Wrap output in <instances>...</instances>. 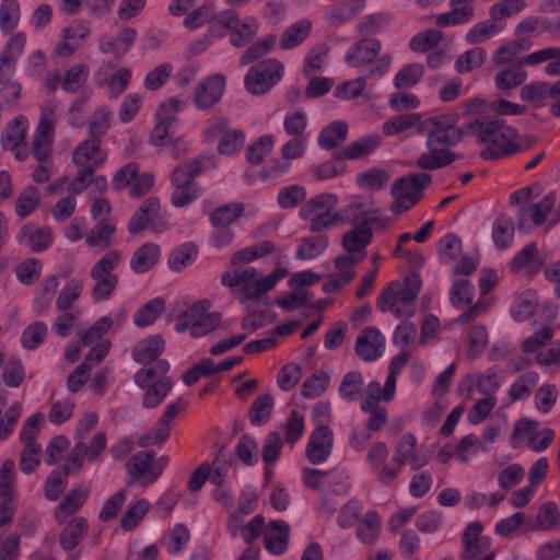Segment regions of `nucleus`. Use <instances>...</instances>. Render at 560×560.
Returning a JSON list of instances; mask_svg holds the SVG:
<instances>
[{"mask_svg": "<svg viewBox=\"0 0 560 560\" xmlns=\"http://www.w3.org/2000/svg\"><path fill=\"white\" fill-rule=\"evenodd\" d=\"M109 351L108 342H101L92 348L84 361L68 376L67 387L71 393H77L86 383L88 374L93 366L100 364Z\"/></svg>", "mask_w": 560, "mask_h": 560, "instance_id": "24", "label": "nucleus"}, {"mask_svg": "<svg viewBox=\"0 0 560 560\" xmlns=\"http://www.w3.org/2000/svg\"><path fill=\"white\" fill-rule=\"evenodd\" d=\"M94 79L98 86L106 89L109 98H117L129 86L132 80V70L128 67H118L106 62L94 72Z\"/></svg>", "mask_w": 560, "mask_h": 560, "instance_id": "13", "label": "nucleus"}, {"mask_svg": "<svg viewBox=\"0 0 560 560\" xmlns=\"http://www.w3.org/2000/svg\"><path fill=\"white\" fill-rule=\"evenodd\" d=\"M113 319L108 316L98 318L86 331L81 335V343L94 348L101 342H110L103 337L112 328Z\"/></svg>", "mask_w": 560, "mask_h": 560, "instance_id": "59", "label": "nucleus"}, {"mask_svg": "<svg viewBox=\"0 0 560 560\" xmlns=\"http://www.w3.org/2000/svg\"><path fill=\"white\" fill-rule=\"evenodd\" d=\"M355 182L361 189L377 191L387 186L389 174L383 168H370L357 175Z\"/></svg>", "mask_w": 560, "mask_h": 560, "instance_id": "52", "label": "nucleus"}, {"mask_svg": "<svg viewBox=\"0 0 560 560\" xmlns=\"http://www.w3.org/2000/svg\"><path fill=\"white\" fill-rule=\"evenodd\" d=\"M244 211L242 203H229L213 210L210 214V221L213 228H230Z\"/></svg>", "mask_w": 560, "mask_h": 560, "instance_id": "61", "label": "nucleus"}, {"mask_svg": "<svg viewBox=\"0 0 560 560\" xmlns=\"http://www.w3.org/2000/svg\"><path fill=\"white\" fill-rule=\"evenodd\" d=\"M560 528V509L553 501L544 503L534 520L529 523V529L537 532H552Z\"/></svg>", "mask_w": 560, "mask_h": 560, "instance_id": "37", "label": "nucleus"}, {"mask_svg": "<svg viewBox=\"0 0 560 560\" xmlns=\"http://www.w3.org/2000/svg\"><path fill=\"white\" fill-rule=\"evenodd\" d=\"M305 419L299 411L293 410L285 423L278 427L280 435L284 436L287 443L294 445L304 434Z\"/></svg>", "mask_w": 560, "mask_h": 560, "instance_id": "58", "label": "nucleus"}, {"mask_svg": "<svg viewBox=\"0 0 560 560\" xmlns=\"http://www.w3.org/2000/svg\"><path fill=\"white\" fill-rule=\"evenodd\" d=\"M107 160V153L102 149L101 140L86 139L80 142L72 153V163L77 166L93 167L96 171Z\"/></svg>", "mask_w": 560, "mask_h": 560, "instance_id": "26", "label": "nucleus"}, {"mask_svg": "<svg viewBox=\"0 0 560 560\" xmlns=\"http://www.w3.org/2000/svg\"><path fill=\"white\" fill-rule=\"evenodd\" d=\"M190 537V530L187 525L177 523L164 533L161 544L170 555L176 556L186 549Z\"/></svg>", "mask_w": 560, "mask_h": 560, "instance_id": "38", "label": "nucleus"}, {"mask_svg": "<svg viewBox=\"0 0 560 560\" xmlns=\"http://www.w3.org/2000/svg\"><path fill=\"white\" fill-rule=\"evenodd\" d=\"M560 93V83L534 82L525 85L521 91V97L528 102H541L551 95Z\"/></svg>", "mask_w": 560, "mask_h": 560, "instance_id": "62", "label": "nucleus"}, {"mask_svg": "<svg viewBox=\"0 0 560 560\" xmlns=\"http://www.w3.org/2000/svg\"><path fill=\"white\" fill-rule=\"evenodd\" d=\"M365 7L364 0H349L330 10L326 19L332 25H340L360 13Z\"/></svg>", "mask_w": 560, "mask_h": 560, "instance_id": "60", "label": "nucleus"}, {"mask_svg": "<svg viewBox=\"0 0 560 560\" xmlns=\"http://www.w3.org/2000/svg\"><path fill=\"white\" fill-rule=\"evenodd\" d=\"M334 447V433L327 425L316 427L310 438L305 448V456L313 465L325 463L330 456Z\"/></svg>", "mask_w": 560, "mask_h": 560, "instance_id": "22", "label": "nucleus"}, {"mask_svg": "<svg viewBox=\"0 0 560 560\" xmlns=\"http://www.w3.org/2000/svg\"><path fill=\"white\" fill-rule=\"evenodd\" d=\"M161 258V248L155 243L141 245L130 259V268L136 273H144L156 266Z\"/></svg>", "mask_w": 560, "mask_h": 560, "instance_id": "36", "label": "nucleus"}, {"mask_svg": "<svg viewBox=\"0 0 560 560\" xmlns=\"http://www.w3.org/2000/svg\"><path fill=\"white\" fill-rule=\"evenodd\" d=\"M16 241L21 245L30 247L33 252L39 253L48 248L52 243V232L46 226L25 224L19 231Z\"/></svg>", "mask_w": 560, "mask_h": 560, "instance_id": "33", "label": "nucleus"}, {"mask_svg": "<svg viewBox=\"0 0 560 560\" xmlns=\"http://www.w3.org/2000/svg\"><path fill=\"white\" fill-rule=\"evenodd\" d=\"M165 310V301L161 298H155L147 302L133 315V323L138 327H147L156 322Z\"/></svg>", "mask_w": 560, "mask_h": 560, "instance_id": "51", "label": "nucleus"}, {"mask_svg": "<svg viewBox=\"0 0 560 560\" xmlns=\"http://www.w3.org/2000/svg\"><path fill=\"white\" fill-rule=\"evenodd\" d=\"M164 350V340L160 336H152L140 341L132 351V358L136 362L144 366H154L161 353Z\"/></svg>", "mask_w": 560, "mask_h": 560, "instance_id": "35", "label": "nucleus"}, {"mask_svg": "<svg viewBox=\"0 0 560 560\" xmlns=\"http://www.w3.org/2000/svg\"><path fill=\"white\" fill-rule=\"evenodd\" d=\"M288 275L289 270L284 267L277 268L268 275H262L254 267H247L224 272L221 282L242 303L260 302Z\"/></svg>", "mask_w": 560, "mask_h": 560, "instance_id": "2", "label": "nucleus"}, {"mask_svg": "<svg viewBox=\"0 0 560 560\" xmlns=\"http://www.w3.org/2000/svg\"><path fill=\"white\" fill-rule=\"evenodd\" d=\"M421 116L416 113L395 116L383 124V132L386 137L410 136L415 128L419 126Z\"/></svg>", "mask_w": 560, "mask_h": 560, "instance_id": "39", "label": "nucleus"}, {"mask_svg": "<svg viewBox=\"0 0 560 560\" xmlns=\"http://www.w3.org/2000/svg\"><path fill=\"white\" fill-rule=\"evenodd\" d=\"M348 136V125L337 120L325 127L318 136V144L323 149H334L341 144Z\"/></svg>", "mask_w": 560, "mask_h": 560, "instance_id": "46", "label": "nucleus"}, {"mask_svg": "<svg viewBox=\"0 0 560 560\" xmlns=\"http://www.w3.org/2000/svg\"><path fill=\"white\" fill-rule=\"evenodd\" d=\"M226 90V78L221 73L206 77L194 92V104L199 110H208L217 105Z\"/></svg>", "mask_w": 560, "mask_h": 560, "instance_id": "19", "label": "nucleus"}, {"mask_svg": "<svg viewBox=\"0 0 560 560\" xmlns=\"http://www.w3.org/2000/svg\"><path fill=\"white\" fill-rule=\"evenodd\" d=\"M245 517L231 514L226 522V530L231 537L242 538L246 544H252L261 535L265 518L258 514L249 522H245Z\"/></svg>", "mask_w": 560, "mask_h": 560, "instance_id": "27", "label": "nucleus"}, {"mask_svg": "<svg viewBox=\"0 0 560 560\" xmlns=\"http://www.w3.org/2000/svg\"><path fill=\"white\" fill-rule=\"evenodd\" d=\"M329 246V238L324 234L303 237L296 247L295 257L300 260H313Z\"/></svg>", "mask_w": 560, "mask_h": 560, "instance_id": "41", "label": "nucleus"}, {"mask_svg": "<svg viewBox=\"0 0 560 560\" xmlns=\"http://www.w3.org/2000/svg\"><path fill=\"white\" fill-rule=\"evenodd\" d=\"M385 337L374 327L364 328L358 337L355 352L364 361H376L384 354Z\"/></svg>", "mask_w": 560, "mask_h": 560, "instance_id": "29", "label": "nucleus"}, {"mask_svg": "<svg viewBox=\"0 0 560 560\" xmlns=\"http://www.w3.org/2000/svg\"><path fill=\"white\" fill-rule=\"evenodd\" d=\"M504 28V24H499L497 21L486 20L475 24L466 34V42L470 45L483 43L499 33Z\"/></svg>", "mask_w": 560, "mask_h": 560, "instance_id": "49", "label": "nucleus"}, {"mask_svg": "<svg viewBox=\"0 0 560 560\" xmlns=\"http://www.w3.org/2000/svg\"><path fill=\"white\" fill-rule=\"evenodd\" d=\"M545 318L548 324L553 323L558 317V307L550 303L545 302L538 304L537 296L533 292H524L518 295L511 307V315L516 322H524L534 315H539Z\"/></svg>", "mask_w": 560, "mask_h": 560, "instance_id": "14", "label": "nucleus"}, {"mask_svg": "<svg viewBox=\"0 0 560 560\" xmlns=\"http://www.w3.org/2000/svg\"><path fill=\"white\" fill-rule=\"evenodd\" d=\"M338 196L332 192L313 196L301 206L299 218L308 222V229L314 233L339 226L342 217L338 214Z\"/></svg>", "mask_w": 560, "mask_h": 560, "instance_id": "6", "label": "nucleus"}, {"mask_svg": "<svg viewBox=\"0 0 560 560\" xmlns=\"http://www.w3.org/2000/svg\"><path fill=\"white\" fill-rule=\"evenodd\" d=\"M514 223L506 215L499 217L492 226V238L499 249L510 247L514 240Z\"/></svg>", "mask_w": 560, "mask_h": 560, "instance_id": "57", "label": "nucleus"}, {"mask_svg": "<svg viewBox=\"0 0 560 560\" xmlns=\"http://www.w3.org/2000/svg\"><path fill=\"white\" fill-rule=\"evenodd\" d=\"M443 38L441 31L429 28L417 33L409 42V48L415 52H428L435 48Z\"/></svg>", "mask_w": 560, "mask_h": 560, "instance_id": "64", "label": "nucleus"}, {"mask_svg": "<svg viewBox=\"0 0 560 560\" xmlns=\"http://www.w3.org/2000/svg\"><path fill=\"white\" fill-rule=\"evenodd\" d=\"M430 180L431 176L425 173L399 178L392 187L394 202L390 205V211L401 213L412 208L421 199L422 189Z\"/></svg>", "mask_w": 560, "mask_h": 560, "instance_id": "11", "label": "nucleus"}, {"mask_svg": "<svg viewBox=\"0 0 560 560\" xmlns=\"http://www.w3.org/2000/svg\"><path fill=\"white\" fill-rule=\"evenodd\" d=\"M198 248L192 243H185L174 249L168 257V267L172 271L179 272L190 266L197 258Z\"/></svg>", "mask_w": 560, "mask_h": 560, "instance_id": "56", "label": "nucleus"}, {"mask_svg": "<svg viewBox=\"0 0 560 560\" xmlns=\"http://www.w3.org/2000/svg\"><path fill=\"white\" fill-rule=\"evenodd\" d=\"M381 143V136L373 133L360 138L345 149V156L350 160L362 159L373 153Z\"/></svg>", "mask_w": 560, "mask_h": 560, "instance_id": "54", "label": "nucleus"}, {"mask_svg": "<svg viewBox=\"0 0 560 560\" xmlns=\"http://www.w3.org/2000/svg\"><path fill=\"white\" fill-rule=\"evenodd\" d=\"M389 450L385 442L373 443L366 454V464L370 471L375 474L382 485L388 486L398 477V465L394 460L388 463Z\"/></svg>", "mask_w": 560, "mask_h": 560, "instance_id": "18", "label": "nucleus"}, {"mask_svg": "<svg viewBox=\"0 0 560 560\" xmlns=\"http://www.w3.org/2000/svg\"><path fill=\"white\" fill-rule=\"evenodd\" d=\"M220 23L231 34L230 43L234 47H242L247 44L258 31V22L255 18H241L233 10L220 12Z\"/></svg>", "mask_w": 560, "mask_h": 560, "instance_id": "15", "label": "nucleus"}, {"mask_svg": "<svg viewBox=\"0 0 560 560\" xmlns=\"http://www.w3.org/2000/svg\"><path fill=\"white\" fill-rule=\"evenodd\" d=\"M553 336L555 329L546 325L522 342L523 353L533 355L530 362L537 364L545 373H558L560 371V339L546 348Z\"/></svg>", "mask_w": 560, "mask_h": 560, "instance_id": "8", "label": "nucleus"}, {"mask_svg": "<svg viewBox=\"0 0 560 560\" xmlns=\"http://www.w3.org/2000/svg\"><path fill=\"white\" fill-rule=\"evenodd\" d=\"M458 121V113H448L431 119L432 129L425 141L427 151L417 160L419 167L436 170L454 162L455 154L451 148L460 141L463 135L462 130L455 126Z\"/></svg>", "mask_w": 560, "mask_h": 560, "instance_id": "1", "label": "nucleus"}, {"mask_svg": "<svg viewBox=\"0 0 560 560\" xmlns=\"http://www.w3.org/2000/svg\"><path fill=\"white\" fill-rule=\"evenodd\" d=\"M364 389V377L360 371L346 373L339 385V394L346 401H355Z\"/></svg>", "mask_w": 560, "mask_h": 560, "instance_id": "47", "label": "nucleus"}, {"mask_svg": "<svg viewBox=\"0 0 560 560\" xmlns=\"http://www.w3.org/2000/svg\"><path fill=\"white\" fill-rule=\"evenodd\" d=\"M556 200V192H550L538 202L523 205L516 215L518 229L528 232L541 225L553 209Z\"/></svg>", "mask_w": 560, "mask_h": 560, "instance_id": "20", "label": "nucleus"}, {"mask_svg": "<svg viewBox=\"0 0 560 560\" xmlns=\"http://www.w3.org/2000/svg\"><path fill=\"white\" fill-rule=\"evenodd\" d=\"M544 264V258L539 256L538 246L535 242L527 244L520 250L511 262L513 270L537 271Z\"/></svg>", "mask_w": 560, "mask_h": 560, "instance_id": "43", "label": "nucleus"}, {"mask_svg": "<svg viewBox=\"0 0 560 560\" xmlns=\"http://www.w3.org/2000/svg\"><path fill=\"white\" fill-rule=\"evenodd\" d=\"M21 10L18 0H2L0 4V30L3 34L12 33L20 24Z\"/></svg>", "mask_w": 560, "mask_h": 560, "instance_id": "55", "label": "nucleus"}, {"mask_svg": "<svg viewBox=\"0 0 560 560\" xmlns=\"http://www.w3.org/2000/svg\"><path fill=\"white\" fill-rule=\"evenodd\" d=\"M465 131L485 147V160H498L518 149L516 129L500 119H474L465 125Z\"/></svg>", "mask_w": 560, "mask_h": 560, "instance_id": "3", "label": "nucleus"}, {"mask_svg": "<svg viewBox=\"0 0 560 560\" xmlns=\"http://www.w3.org/2000/svg\"><path fill=\"white\" fill-rule=\"evenodd\" d=\"M372 240V231L366 226L355 228L343 235L342 246L348 255L335 258V271L328 276L324 292L335 293L347 285L354 277V265L364 259V248Z\"/></svg>", "mask_w": 560, "mask_h": 560, "instance_id": "4", "label": "nucleus"}, {"mask_svg": "<svg viewBox=\"0 0 560 560\" xmlns=\"http://www.w3.org/2000/svg\"><path fill=\"white\" fill-rule=\"evenodd\" d=\"M338 214L342 217L339 225L349 222L355 225H369L374 223L380 211L369 208L364 197L353 195L349 197L348 203L342 209H338Z\"/></svg>", "mask_w": 560, "mask_h": 560, "instance_id": "23", "label": "nucleus"}, {"mask_svg": "<svg viewBox=\"0 0 560 560\" xmlns=\"http://www.w3.org/2000/svg\"><path fill=\"white\" fill-rule=\"evenodd\" d=\"M89 489L79 487L72 489L56 510L55 516L59 524H65L68 518L78 512L85 503Z\"/></svg>", "mask_w": 560, "mask_h": 560, "instance_id": "40", "label": "nucleus"}, {"mask_svg": "<svg viewBox=\"0 0 560 560\" xmlns=\"http://www.w3.org/2000/svg\"><path fill=\"white\" fill-rule=\"evenodd\" d=\"M210 304L199 301L188 307L175 324L177 332L188 331L192 338H199L213 330L220 323L218 313L209 312Z\"/></svg>", "mask_w": 560, "mask_h": 560, "instance_id": "10", "label": "nucleus"}, {"mask_svg": "<svg viewBox=\"0 0 560 560\" xmlns=\"http://www.w3.org/2000/svg\"><path fill=\"white\" fill-rule=\"evenodd\" d=\"M203 137L207 142L218 139V152L226 156L237 154L246 140L245 132L240 128L230 127L229 119L224 117L210 119L203 129Z\"/></svg>", "mask_w": 560, "mask_h": 560, "instance_id": "9", "label": "nucleus"}, {"mask_svg": "<svg viewBox=\"0 0 560 560\" xmlns=\"http://www.w3.org/2000/svg\"><path fill=\"white\" fill-rule=\"evenodd\" d=\"M504 382V375L495 368H490L485 372H472L465 376L463 384L467 388L476 387L480 394L493 396L500 389Z\"/></svg>", "mask_w": 560, "mask_h": 560, "instance_id": "32", "label": "nucleus"}, {"mask_svg": "<svg viewBox=\"0 0 560 560\" xmlns=\"http://www.w3.org/2000/svg\"><path fill=\"white\" fill-rule=\"evenodd\" d=\"M88 529V521L78 516L70 521L60 533L59 542L63 550H72L77 547Z\"/></svg>", "mask_w": 560, "mask_h": 560, "instance_id": "44", "label": "nucleus"}, {"mask_svg": "<svg viewBox=\"0 0 560 560\" xmlns=\"http://www.w3.org/2000/svg\"><path fill=\"white\" fill-rule=\"evenodd\" d=\"M90 68L84 63H78L69 68L61 78V88L67 93L79 91L88 81Z\"/></svg>", "mask_w": 560, "mask_h": 560, "instance_id": "53", "label": "nucleus"}, {"mask_svg": "<svg viewBox=\"0 0 560 560\" xmlns=\"http://www.w3.org/2000/svg\"><path fill=\"white\" fill-rule=\"evenodd\" d=\"M283 67L275 59L252 67L245 77V86L252 94H264L282 78Z\"/></svg>", "mask_w": 560, "mask_h": 560, "instance_id": "12", "label": "nucleus"}, {"mask_svg": "<svg viewBox=\"0 0 560 560\" xmlns=\"http://www.w3.org/2000/svg\"><path fill=\"white\" fill-rule=\"evenodd\" d=\"M138 33L132 27L122 28L115 37L104 36L100 38L97 47L104 55H114L121 58L129 52L137 40Z\"/></svg>", "mask_w": 560, "mask_h": 560, "instance_id": "31", "label": "nucleus"}, {"mask_svg": "<svg viewBox=\"0 0 560 560\" xmlns=\"http://www.w3.org/2000/svg\"><path fill=\"white\" fill-rule=\"evenodd\" d=\"M127 472L136 482L151 485L162 474V468H154L153 454L142 452L135 454L127 463Z\"/></svg>", "mask_w": 560, "mask_h": 560, "instance_id": "25", "label": "nucleus"}, {"mask_svg": "<svg viewBox=\"0 0 560 560\" xmlns=\"http://www.w3.org/2000/svg\"><path fill=\"white\" fill-rule=\"evenodd\" d=\"M312 26L313 24L308 20H302L294 23L282 34L280 47L282 49H291L301 45L310 35Z\"/></svg>", "mask_w": 560, "mask_h": 560, "instance_id": "50", "label": "nucleus"}, {"mask_svg": "<svg viewBox=\"0 0 560 560\" xmlns=\"http://www.w3.org/2000/svg\"><path fill=\"white\" fill-rule=\"evenodd\" d=\"M421 279L413 273L401 282H392L377 300L383 313H393L396 317H411L416 313V299L421 289Z\"/></svg>", "mask_w": 560, "mask_h": 560, "instance_id": "5", "label": "nucleus"}, {"mask_svg": "<svg viewBox=\"0 0 560 560\" xmlns=\"http://www.w3.org/2000/svg\"><path fill=\"white\" fill-rule=\"evenodd\" d=\"M381 48V42L375 38L361 39L347 50L345 62L352 68L363 67L375 60Z\"/></svg>", "mask_w": 560, "mask_h": 560, "instance_id": "30", "label": "nucleus"}, {"mask_svg": "<svg viewBox=\"0 0 560 560\" xmlns=\"http://www.w3.org/2000/svg\"><path fill=\"white\" fill-rule=\"evenodd\" d=\"M394 465H398V476L402 466L420 469L429 462L427 455L418 448L417 439L410 433L404 434L395 445Z\"/></svg>", "mask_w": 560, "mask_h": 560, "instance_id": "21", "label": "nucleus"}, {"mask_svg": "<svg viewBox=\"0 0 560 560\" xmlns=\"http://www.w3.org/2000/svg\"><path fill=\"white\" fill-rule=\"evenodd\" d=\"M28 130V122L24 117H18L9 122L2 131L1 143L3 149L14 151L24 141Z\"/></svg>", "mask_w": 560, "mask_h": 560, "instance_id": "42", "label": "nucleus"}, {"mask_svg": "<svg viewBox=\"0 0 560 560\" xmlns=\"http://www.w3.org/2000/svg\"><path fill=\"white\" fill-rule=\"evenodd\" d=\"M56 113L52 106H46L33 136V154L38 162L49 160L55 139Z\"/></svg>", "mask_w": 560, "mask_h": 560, "instance_id": "16", "label": "nucleus"}, {"mask_svg": "<svg viewBox=\"0 0 560 560\" xmlns=\"http://www.w3.org/2000/svg\"><path fill=\"white\" fill-rule=\"evenodd\" d=\"M468 347L466 355L469 359H476L480 357L489 343L488 330L483 325H474L470 327L468 332Z\"/></svg>", "mask_w": 560, "mask_h": 560, "instance_id": "63", "label": "nucleus"}, {"mask_svg": "<svg viewBox=\"0 0 560 560\" xmlns=\"http://www.w3.org/2000/svg\"><path fill=\"white\" fill-rule=\"evenodd\" d=\"M115 233V226L103 220L88 233L85 244L93 250L102 252L112 244V237Z\"/></svg>", "mask_w": 560, "mask_h": 560, "instance_id": "45", "label": "nucleus"}, {"mask_svg": "<svg viewBox=\"0 0 560 560\" xmlns=\"http://www.w3.org/2000/svg\"><path fill=\"white\" fill-rule=\"evenodd\" d=\"M91 28L84 23H77L66 28L62 40L56 46L55 52L60 57H69L90 37Z\"/></svg>", "mask_w": 560, "mask_h": 560, "instance_id": "34", "label": "nucleus"}, {"mask_svg": "<svg viewBox=\"0 0 560 560\" xmlns=\"http://www.w3.org/2000/svg\"><path fill=\"white\" fill-rule=\"evenodd\" d=\"M265 549L272 556H281L289 548L290 526L283 520L271 521L264 529Z\"/></svg>", "mask_w": 560, "mask_h": 560, "instance_id": "28", "label": "nucleus"}, {"mask_svg": "<svg viewBox=\"0 0 560 560\" xmlns=\"http://www.w3.org/2000/svg\"><path fill=\"white\" fill-rule=\"evenodd\" d=\"M513 435L525 443L530 451L541 453L551 445L556 433L549 428L538 430L537 421L522 419L514 425Z\"/></svg>", "mask_w": 560, "mask_h": 560, "instance_id": "17", "label": "nucleus"}, {"mask_svg": "<svg viewBox=\"0 0 560 560\" xmlns=\"http://www.w3.org/2000/svg\"><path fill=\"white\" fill-rule=\"evenodd\" d=\"M168 370L170 363L161 360L154 366H143L135 374V383L143 390V407L155 408L166 398L173 386L166 376Z\"/></svg>", "mask_w": 560, "mask_h": 560, "instance_id": "7", "label": "nucleus"}, {"mask_svg": "<svg viewBox=\"0 0 560 560\" xmlns=\"http://www.w3.org/2000/svg\"><path fill=\"white\" fill-rule=\"evenodd\" d=\"M538 382L539 374L537 372H525L513 381L509 388V396L513 401L525 399L530 396Z\"/></svg>", "mask_w": 560, "mask_h": 560, "instance_id": "48", "label": "nucleus"}]
</instances>
